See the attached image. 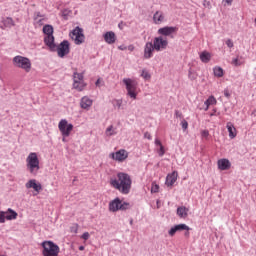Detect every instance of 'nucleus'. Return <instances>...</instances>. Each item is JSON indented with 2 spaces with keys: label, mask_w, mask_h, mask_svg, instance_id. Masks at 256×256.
Instances as JSON below:
<instances>
[{
  "label": "nucleus",
  "mask_w": 256,
  "mask_h": 256,
  "mask_svg": "<svg viewBox=\"0 0 256 256\" xmlns=\"http://www.w3.org/2000/svg\"><path fill=\"white\" fill-rule=\"evenodd\" d=\"M152 45H154V49L157 52L165 51L169 45V41L163 38V36H158L154 38Z\"/></svg>",
  "instance_id": "obj_13"
},
{
  "label": "nucleus",
  "mask_w": 256,
  "mask_h": 256,
  "mask_svg": "<svg viewBox=\"0 0 256 256\" xmlns=\"http://www.w3.org/2000/svg\"><path fill=\"white\" fill-rule=\"evenodd\" d=\"M38 17H41V15L38 13Z\"/></svg>",
  "instance_id": "obj_57"
},
{
  "label": "nucleus",
  "mask_w": 256,
  "mask_h": 256,
  "mask_svg": "<svg viewBox=\"0 0 256 256\" xmlns=\"http://www.w3.org/2000/svg\"><path fill=\"white\" fill-rule=\"evenodd\" d=\"M99 83H101V79H98V80L95 82L96 87H99Z\"/></svg>",
  "instance_id": "obj_52"
},
{
  "label": "nucleus",
  "mask_w": 256,
  "mask_h": 256,
  "mask_svg": "<svg viewBox=\"0 0 256 256\" xmlns=\"http://www.w3.org/2000/svg\"><path fill=\"white\" fill-rule=\"evenodd\" d=\"M26 189H33L35 191L34 195H39L43 191V186L35 179H30L25 184Z\"/></svg>",
  "instance_id": "obj_14"
},
{
  "label": "nucleus",
  "mask_w": 256,
  "mask_h": 256,
  "mask_svg": "<svg viewBox=\"0 0 256 256\" xmlns=\"http://www.w3.org/2000/svg\"><path fill=\"white\" fill-rule=\"evenodd\" d=\"M224 97H226L227 99H229V97H231V93H229L228 89L224 90Z\"/></svg>",
  "instance_id": "obj_45"
},
{
  "label": "nucleus",
  "mask_w": 256,
  "mask_h": 256,
  "mask_svg": "<svg viewBox=\"0 0 256 256\" xmlns=\"http://www.w3.org/2000/svg\"><path fill=\"white\" fill-rule=\"evenodd\" d=\"M105 135L106 137H113V135H117V128L113 125L108 126L106 128Z\"/></svg>",
  "instance_id": "obj_28"
},
{
  "label": "nucleus",
  "mask_w": 256,
  "mask_h": 256,
  "mask_svg": "<svg viewBox=\"0 0 256 256\" xmlns=\"http://www.w3.org/2000/svg\"><path fill=\"white\" fill-rule=\"evenodd\" d=\"M176 181H177V172H172L171 174L167 175V177H166L167 187H173V185H175Z\"/></svg>",
  "instance_id": "obj_24"
},
{
  "label": "nucleus",
  "mask_w": 256,
  "mask_h": 256,
  "mask_svg": "<svg viewBox=\"0 0 256 256\" xmlns=\"http://www.w3.org/2000/svg\"><path fill=\"white\" fill-rule=\"evenodd\" d=\"M184 235H185V237H189V231L186 230Z\"/></svg>",
  "instance_id": "obj_54"
},
{
  "label": "nucleus",
  "mask_w": 256,
  "mask_h": 256,
  "mask_svg": "<svg viewBox=\"0 0 256 256\" xmlns=\"http://www.w3.org/2000/svg\"><path fill=\"white\" fill-rule=\"evenodd\" d=\"M123 83L126 86L128 97L137 99V82L131 78H124Z\"/></svg>",
  "instance_id": "obj_6"
},
{
  "label": "nucleus",
  "mask_w": 256,
  "mask_h": 256,
  "mask_svg": "<svg viewBox=\"0 0 256 256\" xmlns=\"http://www.w3.org/2000/svg\"><path fill=\"white\" fill-rule=\"evenodd\" d=\"M118 49H119L120 51H125V50L127 49V46H125V45H120V46L118 47Z\"/></svg>",
  "instance_id": "obj_48"
},
{
  "label": "nucleus",
  "mask_w": 256,
  "mask_h": 256,
  "mask_svg": "<svg viewBox=\"0 0 256 256\" xmlns=\"http://www.w3.org/2000/svg\"><path fill=\"white\" fill-rule=\"evenodd\" d=\"M177 231H191V228L187 224H177L168 231V234L174 237Z\"/></svg>",
  "instance_id": "obj_16"
},
{
  "label": "nucleus",
  "mask_w": 256,
  "mask_h": 256,
  "mask_svg": "<svg viewBox=\"0 0 256 256\" xmlns=\"http://www.w3.org/2000/svg\"><path fill=\"white\" fill-rule=\"evenodd\" d=\"M224 3H226L227 5H232L233 4V0H223Z\"/></svg>",
  "instance_id": "obj_50"
},
{
  "label": "nucleus",
  "mask_w": 256,
  "mask_h": 256,
  "mask_svg": "<svg viewBox=\"0 0 256 256\" xmlns=\"http://www.w3.org/2000/svg\"><path fill=\"white\" fill-rule=\"evenodd\" d=\"M144 139H148L149 141H151L153 139V137L151 136V133L145 132L144 133Z\"/></svg>",
  "instance_id": "obj_43"
},
{
  "label": "nucleus",
  "mask_w": 256,
  "mask_h": 256,
  "mask_svg": "<svg viewBox=\"0 0 256 256\" xmlns=\"http://www.w3.org/2000/svg\"><path fill=\"white\" fill-rule=\"evenodd\" d=\"M11 27H15V21H13V18L6 17L1 21L0 28L5 29H11Z\"/></svg>",
  "instance_id": "obj_21"
},
{
  "label": "nucleus",
  "mask_w": 256,
  "mask_h": 256,
  "mask_svg": "<svg viewBox=\"0 0 256 256\" xmlns=\"http://www.w3.org/2000/svg\"><path fill=\"white\" fill-rule=\"evenodd\" d=\"M93 105V100L89 98L88 96H83L80 100V107L81 109H86V111H89Z\"/></svg>",
  "instance_id": "obj_18"
},
{
  "label": "nucleus",
  "mask_w": 256,
  "mask_h": 256,
  "mask_svg": "<svg viewBox=\"0 0 256 256\" xmlns=\"http://www.w3.org/2000/svg\"><path fill=\"white\" fill-rule=\"evenodd\" d=\"M155 145H158L159 147H161L163 144L161 143V140H159L158 138L155 139Z\"/></svg>",
  "instance_id": "obj_47"
},
{
  "label": "nucleus",
  "mask_w": 256,
  "mask_h": 256,
  "mask_svg": "<svg viewBox=\"0 0 256 256\" xmlns=\"http://www.w3.org/2000/svg\"><path fill=\"white\" fill-rule=\"evenodd\" d=\"M232 64L234 65V67H239L243 65V61L239 60V57H236L232 60Z\"/></svg>",
  "instance_id": "obj_34"
},
{
  "label": "nucleus",
  "mask_w": 256,
  "mask_h": 256,
  "mask_svg": "<svg viewBox=\"0 0 256 256\" xmlns=\"http://www.w3.org/2000/svg\"><path fill=\"white\" fill-rule=\"evenodd\" d=\"M217 165H218V169H220V171H227V170L231 169V162L227 158H222V159L218 160Z\"/></svg>",
  "instance_id": "obj_19"
},
{
  "label": "nucleus",
  "mask_w": 256,
  "mask_h": 256,
  "mask_svg": "<svg viewBox=\"0 0 256 256\" xmlns=\"http://www.w3.org/2000/svg\"><path fill=\"white\" fill-rule=\"evenodd\" d=\"M44 43L45 45L52 51V53H55L57 50V44H55V37L52 35H48L44 37Z\"/></svg>",
  "instance_id": "obj_15"
},
{
  "label": "nucleus",
  "mask_w": 256,
  "mask_h": 256,
  "mask_svg": "<svg viewBox=\"0 0 256 256\" xmlns=\"http://www.w3.org/2000/svg\"><path fill=\"white\" fill-rule=\"evenodd\" d=\"M188 78L190 79V81H195V79H197V74H195L191 70H189Z\"/></svg>",
  "instance_id": "obj_36"
},
{
  "label": "nucleus",
  "mask_w": 256,
  "mask_h": 256,
  "mask_svg": "<svg viewBox=\"0 0 256 256\" xmlns=\"http://www.w3.org/2000/svg\"><path fill=\"white\" fill-rule=\"evenodd\" d=\"M158 155L159 157H163V155H165V147L160 146V149L158 150Z\"/></svg>",
  "instance_id": "obj_39"
},
{
  "label": "nucleus",
  "mask_w": 256,
  "mask_h": 256,
  "mask_svg": "<svg viewBox=\"0 0 256 256\" xmlns=\"http://www.w3.org/2000/svg\"><path fill=\"white\" fill-rule=\"evenodd\" d=\"M103 37H104L105 43H107L108 45H113V43H115V41H117V36L115 35V32H113V31L106 32L103 35Z\"/></svg>",
  "instance_id": "obj_22"
},
{
  "label": "nucleus",
  "mask_w": 256,
  "mask_h": 256,
  "mask_svg": "<svg viewBox=\"0 0 256 256\" xmlns=\"http://www.w3.org/2000/svg\"><path fill=\"white\" fill-rule=\"evenodd\" d=\"M87 87L85 83V76L83 73L74 72L73 73V89L76 91H83Z\"/></svg>",
  "instance_id": "obj_7"
},
{
  "label": "nucleus",
  "mask_w": 256,
  "mask_h": 256,
  "mask_svg": "<svg viewBox=\"0 0 256 256\" xmlns=\"http://www.w3.org/2000/svg\"><path fill=\"white\" fill-rule=\"evenodd\" d=\"M202 137H209V131L208 130H204L201 133Z\"/></svg>",
  "instance_id": "obj_46"
},
{
  "label": "nucleus",
  "mask_w": 256,
  "mask_h": 256,
  "mask_svg": "<svg viewBox=\"0 0 256 256\" xmlns=\"http://www.w3.org/2000/svg\"><path fill=\"white\" fill-rule=\"evenodd\" d=\"M40 169L41 166L39 165V157L37 156V153L31 152L26 158V170L33 177H37Z\"/></svg>",
  "instance_id": "obj_2"
},
{
  "label": "nucleus",
  "mask_w": 256,
  "mask_h": 256,
  "mask_svg": "<svg viewBox=\"0 0 256 256\" xmlns=\"http://www.w3.org/2000/svg\"><path fill=\"white\" fill-rule=\"evenodd\" d=\"M5 211H0V223H5Z\"/></svg>",
  "instance_id": "obj_40"
},
{
  "label": "nucleus",
  "mask_w": 256,
  "mask_h": 256,
  "mask_svg": "<svg viewBox=\"0 0 256 256\" xmlns=\"http://www.w3.org/2000/svg\"><path fill=\"white\" fill-rule=\"evenodd\" d=\"M130 225H133V219H130Z\"/></svg>",
  "instance_id": "obj_56"
},
{
  "label": "nucleus",
  "mask_w": 256,
  "mask_h": 256,
  "mask_svg": "<svg viewBox=\"0 0 256 256\" xmlns=\"http://www.w3.org/2000/svg\"><path fill=\"white\" fill-rule=\"evenodd\" d=\"M175 117L177 119H182L183 118V113H181L179 110H175Z\"/></svg>",
  "instance_id": "obj_41"
},
{
  "label": "nucleus",
  "mask_w": 256,
  "mask_h": 256,
  "mask_svg": "<svg viewBox=\"0 0 256 256\" xmlns=\"http://www.w3.org/2000/svg\"><path fill=\"white\" fill-rule=\"evenodd\" d=\"M213 73H214V77H223V75L225 74L223 71V68L219 66H215L213 68Z\"/></svg>",
  "instance_id": "obj_30"
},
{
  "label": "nucleus",
  "mask_w": 256,
  "mask_h": 256,
  "mask_svg": "<svg viewBox=\"0 0 256 256\" xmlns=\"http://www.w3.org/2000/svg\"><path fill=\"white\" fill-rule=\"evenodd\" d=\"M215 113H217V109H213V112L210 114V117H215Z\"/></svg>",
  "instance_id": "obj_51"
},
{
  "label": "nucleus",
  "mask_w": 256,
  "mask_h": 256,
  "mask_svg": "<svg viewBox=\"0 0 256 256\" xmlns=\"http://www.w3.org/2000/svg\"><path fill=\"white\" fill-rule=\"evenodd\" d=\"M43 34L46 36L53 35V26L49 24L44 25Z\"/></svg>",
  "instance_id": "obj_29"
},
{
  "label": "nucleus",
  "mask_w": 256,
  "mask_h": 256,
  "mask_svg": "<svg viewBox=\"0 0 256 256\" xmlns=\"http://www.w3.org/2000/svg\"><path fill=\"white\" fill-rule=\"evenodd\" d=\"M71 233H77L79 231V224H74L73 226L70 227Z\"/></svg>",
  "instance_id": "obj_38"
},
{
  "label": "nucleus",
  "mask_w": 256,
  "mask_h": 256,
  "mask_svg": "<svg viewBox=\"0 0 256 256\" xmlns=\"http://www.w3.org/2000/svg\"><path fill=\"white\" fill-rule=\"evenodd\" d=\"M151 192L152 193H159V185L155 184V183H152Z\"/></svg>",
  "instance_id": "obj_37"
},
{
  "label": "nucleus",
  "mask_w": 256,
  "mask_h": 256,
  "mask_svg": "<svg viewBox=\"0 0 256 256\" xmlns=\"http://www.w3.org/2000/svg\"><path fill=\"white\" fill-rule=\"evenodd\" d=\"M4 213L6 221H14L18 217L17 212L11 208H8L7 211H4Z\"/></svg>",
  "instance_id": "obj_25"
},
{
  "label": "nucleus",
  "mask_w": 256,
  "mask_h": 256,
  "mask_svg": "<svg viewBox=\"0 0 256 256\" xmlns=\"http://www.w3.org/2000/svg\"><path fill=\"white\" fill-rule=\"evenodd\" d=\"M181 127L184 131H187V129L189 128V123L187 122V120L183 119L181 121Z\"/></svg>",
  "instance_id": "obj_35"
},
{
  "label": "nucleus",
  "mask_w": 256,
  "mask_h": 256,
  "mask_svg": "<svg viewBox=\"0 0 256 256\" xmlns=\"http://www.w3.org/2000/svg\"><path fill=\"white\" fill-rule=\"evenodd\" d=\"M204 105L207 107H211V105H217V99L215 96H210L205 102Z\"/></svg>",
  "instance_id": "obj_31"
},
{
  "label": "nucleus",
  "mask_w": 256,
  "mask_h": 256,
  "mask_svg": "<svg viewBox=\"0 0 256 256\" xmlns=\"http://www.w3.org/2000/svg\"><path fill=\"white\" fill-rule=\"evenodd\" d=\"M129 157V152L125 149H120L116 152H111L109 154V158L113 161H117L118 163H123Z\"/></svg>",
  "instance_id": "obj_12"
},
{
  "label": "nucleus",
  "mask_w": 256,
  "mask_h": 256,
  "mask_svg": "<svg viewBox=\"0 0 256 256\" xmlns=\"http://www.w3.org/2000/svg\"><path fill=\"white\" fill-rule=\"evenodd\" d=\"M226 129L231 139H235V137H237V128H235V125L232 124V122H227Z\"/></svg>",
  "instance_id": "obj_23"
},
{
  "label": "nucleus",
  "mask_w": 256,
  "mask_h": 256,
  "mask_svg": "<svg viewBox=\"0 0 256 256\" xmlns=\"http://www.w3.org/2000/svg\"><path fill=\"white\" fill-rule=\"evenodd\" d=\"M178 31L179 27L177 26H164L158 29V35H161L162 37H169L170 39H175Z\"/></svg>",
  "instance_id": "obj_8"
},
{
  "label": "nucleus",
  "mask_w": 256,
  "mask_h": 256,
  "mask_svg": "<svg viewBox=\"0 0 256 256\" xmlns=\"http://www.w3.org/2000/svg\"><path fill=\"white\" fill-rule=\"evenodd\" d=\"M13 65L14 67H18L19 69H23L26 73L31 71V60L25 56H15L13 58Z\"/></svg>",
  "instance_id": "obj_5"
},
{
  "label": "nucleus",
  "mask_w": 256,
  "mask_h": 256,
  "mask_svg": "<svg viewBox=\"0 0 256 256\" xmlns=\"http://www.w3.org/2000/svg\"><path fill=\"white\" fill-rule=\"evenodd\" d=\"M153 22L155 25H161V23H165V14L163 11H156L153 15Z\"/></svg>",
  "instance_id": "obj_20"
},
{
  "label": "nucleus",
  "mask_w": 256,
  "mask_h": 256,
  "mask_svg": "<svg viewBox=\"0 0 256 256\" xmlns=\"http://www.w3.org/2000/svg\"><path fill=\"white\" fill-rule=\"evenodd\" d=\"M155 51V46L153 42H146L144 46V59H151L153 57V52Z\"/></svg>",
  "instance_id": "obj_17"
},
{
  "label": "nucleus",
  "mask_w": 256,
  "mask_h": 256,
  "mask_svg": "<svg viewBox=\"0 0 256 256\" xmlns=\"http://www.w3.org/2000/svg\"><path fill=\"white\" fill-rule=\"evenodd\" d=\"M226 45H227V47H229V49H232V47H233V41H232L231 39H228V40L226 41Z\"/></svg>",
  "instance_id": "obj_44"
},
{
  "label": "nucleus",
  "mask_w": 256,
  "mask_h": 256,
  "mask_svg": "<svg viewBox=\"0 0 256 256\" xmlns=\"http://www.w3.org/2000/svg\"><path fill=\"white\" fill-rule=\"evenodd\" d=\"M71 39H73L75 45H81L85 42V35H83V29L80 27H76L71 33H70Z\"/></svg>",
  "instance_id": "obj_11"
},
{
  "label": "nucleus",
  "mask_w": 256,
  "mask_h": 256,
  "mask_svg": "<svg viewBox=\"0 0 256 256\" xmlns=\"http://www.w3.org/2000/svg\"><path fill=\"white\" fill-rule=\"evenodd\" d=\"M79 251H85V246H79Z\"/></svg>",
  "instance_id": "obj_53"
},
{
  "label": "nucleus",
  "mask_w": 256,
  "mask_h": 256,
  "mask_svg": "<svg viewBox=\"0 0 256 256\" xmlns=\"http://www.w3.org/2000/svg\"><path fill=\"white\" fill-rule=\"evenodd\" d=\"M58 129L62 137H64L62 141H65V137H69V135H71V131H73V124H68L66 119H62L58 124Z\"/></svg>",
  "instance_id": "obj_9"
},
{
  "label": "nucleus",
  "mask_w": 256,
  "mask_h": 256,
  "mask_svg": "<svg viewBox=\"0 0 256 256\" xmlns=\"http://www.w3.org/2000/svg\"><path fill=\"white\" fill-rule=\"evenodd\" d=\"M42 256H59L61 248L55 242L48 240L41 243Z\"/></svg>",
  "instance_id": "obj_3"
},
{
  "label": "nucleus",
  "mask_w": 256,
  "mask_h": 256,
  "mask_svg": "<svg viewBox=\"0 0 256 256\" xmlns=\"http://www.w3.org/2000/svg\"><path fill=\"white\" fill-rule=\"evenodd\" d=\"M58 57L63 59L66 55L71 53V47L67 40H63L58 46L56 45V50Z\"/></svg>",
  "instance_id": "obj_10"
},
{
  "label": "nucleus",
  "mask_w": 256,
  "mask_h": 256,
  "mask_svg": "<svg viewBox=\"0 0 256 256\" xmlns=\"http://www.w3.org/2000/svg\"><path fill=\"white\" fill-rule=\"evenodd\" d=\"M141 77H143V79L147 81L151 79V74H149V71H147L146 69H143L141 73Z\"/></svg>",
  "instance_id": "obj_33"
},
{
  "label": "nucleus",
  "mask_w": 256,
  "mask_h": 256,
  "mask_svg": "<svg viewBox=\"0 0 256 256\" xmlns=\"http://www.w3.org/2000/svg\"><path fill=\"white\" fill-rule=\"evenodd\" d=\"M89 237H90L89 232H84L81 236V239H84V241H87Z\"/></svg>",
  "instance_id": "obj_42"
},
{
  "label": "nucleus",
  "mask_w": 256,
  "mask_h": 256,
  "mask_svg": "<svg viewBox=\"0 0 256 256\" xmlns=\"http://www.w3.org/2000/svg\"><path fill=\"white\" fill-rule=\"evenodd\" d=\"M128 51H135V46L133 44L129 45Z\"/></svg>",
  "instance_id": "obj_49"
},
{
  "label": "nucleus",
  "mask_w": 256,
  "mask_h": 256,
  "mask_svg": "<svg viewBox=\"0 0 256 256\" xmlns=\"http://www.w3.org/2000/svg\"><path fill=\"white\" fill-rule=\"evenodd\" d=\"M200 60L202 61V63H209L211 61V53L203 51L202 53H200Z\"/></svg>",
  "instance_id": "obj_27"
},
{
  "label": "nucleus",
  "mask_w": 256,
  "mask_h": 256,
  "mask_svg": "<svg viewBox=\"0 0 256 256\" xmlns=\"http://www.w3.org/2000/svg\"><path fill=\"white\" fill-rule=\"evenodd\" d=\"M204 111H209V106H205Z\"/></svg>",
  "instance_id": "obj_55"
},
{
  "label": "nucleus",
  "mask_w": 256,
  "mask_h": 256,
  "mask_svg": "<svg viewBox=\"0 0 256 256\" xmlns=\"http://www.w3.org/2000/svg\"><path fill=\"white\" fill-rule=\"evenodd\" d=\"M176 213H177L178 217H180V219H186V217L189 213V209L185 206H180L177 208Z\"/></svg>",
  "instance_id": "obj_26"
},
{
  "label": "nucleus",
  "mask_w": 256,
  "mask_h": 256,
  "mask_svg": "<svg viewBox=\"0 0 256 256\" xmlns=\"http://www.w3.org/2000/svg\"><path fill=\"white\" fill-rule=\"evenodd\" d=\"M108 209L111 213H117V211H127V209H131V204H129V202H123L119 198H115L109 202Z\"/></svg>",
  "instance_id": "obj_4"
},
{
  "label": "nucleus",
  "mask_w": 256,
  "mask_h": 256,
  "mask_svg": "<svg viewBox=\"0 0 256 256\" xmlns=\"http://www.w3.org/2000/svg\"><path fill=\"white\" fill-rule=\"evenodd\" d=\"M111 185L114 189H117L122 195H129L131 193V185H133V180L131 176L124 172H119L117 174V179L111 180Z\"/></svg>",
  "instance_id": "obj_1"
},
{
  "label": "nucleus",
  "mask_w": 256,
  "mask_h": 256,
  "mask_svg": "<svg viewBox=\"0 0 256 256\" xmlns=\"http://www.w3.org/2000/svg\"><path fill=\"white\" fill-rule=\"evenodd\" d=\"M113 107H117V109H121V106L123 105V99H114L112 100Z\"/></svg>",
  "instance_id": "obj_32"
}]
</instances>
